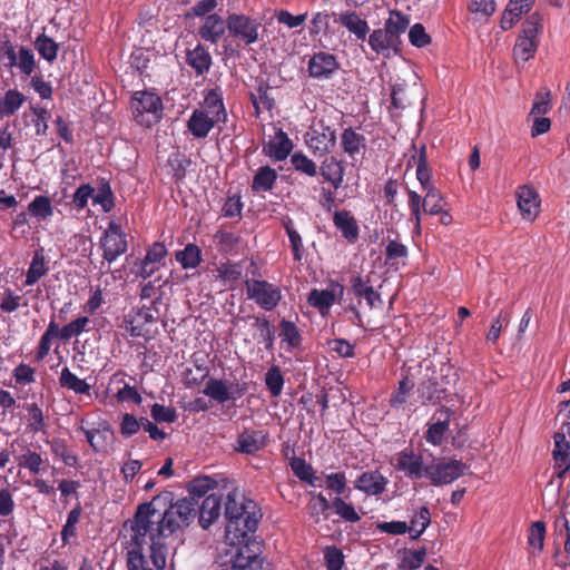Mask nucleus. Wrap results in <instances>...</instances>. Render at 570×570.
Masks as SVG:
<instances>
[{
    "label": "nucleus",
    "instance_id": "nucleus-1",
    "mask_svg": "<svg viewBox=\"0 0 570 570\" xmlns=\"http://www.w3.org/2000/svg\"><path fill=\"white\" fill-rule=\"evenodd\" d=\"M171 495L165 492L150 502L139 504L135 513L139 528L145 530L144 527H148L156 535H171L178 529L189 525L196 517L198 502L194 498H183L161 511V503L166 504Z\"/></svg>",
    "mask_w": 570,
    "mask_h": 570
},
{
    "label": "nucleus",
    "instance_id": "nucleus-2",
    "mask_svg": "<svg viewBox=\"0 0 570 570\" xmlns=\"http://www.w3.org/2000/svg\"><path fill=\"white\" fill-rule=\"evenodd\" d=\"M226 540L232 546L250 541L262 519L257 503L238 489L230 490L225 499Z\"/></svg>",
    "mask_w": 570,
    "mask_h": 570
},
{
    "label": "nucleus",
    "instance_id": "nucleus-3",
    "mask_svg": "<svg viewBox=\"0 0 570 570\" xmlns=\"http://www.w3.org/2000/svg\"><path fill=\"white\" fill-rule=\"evenodd\" d=\"M136 515L124 524L126 531V548L128 550L127 567L128 570H150L147 566V560L144 554L145 546L148 535L153 539L156 535L148 527L139 528L140 524L136 523Z\"/></svg>",
    "mask_w": 570,
    "mask_h": 570
},
{
    "label": "nucleus",
    "instance_id": "nucleus-4",
    "mask_svg": "<svg viewBox=\"0 0 570 570\" xmlns=\"http://www.w3.org/2000/svg\"><path fill=\"white\" fill-rule=\"evenodd\" d=\"M541 31V17L538 13H532L524 21L521 35L518 37L513 48V56L517 62H525L534 57Z\"/></svg>",
    "mask_w": 570,
    "mask_h": 570
},
{
    "label": "nucleus",
    "instance_id": "nucleus-5",
    "mask_svg": "<svg viewBox=\"0 0 570 570\" xmlns=\"http://www.w3.org/2000/svg\"><path fill=\"white\" fill-rule=\"evenodd\" d=\"M131 111L139 125L150 127L161 118V99L153 92L137 91L131 99Z\"/></svg>",
    "mask_w": 570,
    "mask_h": 570
},
{
    "label": "nucleus",
    "instance_id": "nucleus-6",
    "mask_svg": "<svg viewBox=\"0 0 570 570\" xmlns=\"http://www.w3.org/2000/svg\"><path fill=\"white\" fill-rule=\"evenodd\" d=\"M157 318V311L153 306L132 308L125 317V330L132 337L149 341L155 332Z\"/></svg>",
    "mask_w": 570,
    "mask_h": 570
},
{
    "label": "nucleus",
    "instance_id": "nucleus-7",
    "mask_svg": "<svg viewBox=\"0 0 570 570\" xmlns=\"http://www.w3.org/2000/svg\"><path fill=\"white\" fill-rule=\"evenodd\" d=\"M99 246L102 250V258L111 264L127 252V234L118 223L111 220L100 237Z\"/></svg>",
    "mask_w": 570,
    "mask_h": 570
},
{
    "label": "nucleus",
    "instance_id": "nucleus-8",
    "mask_svg": "<svg viewBox=\"0 0 570 570\" xmlns=\"http://www.w3.org/2000/svg\"><path fill=\"white\" fill-rule=\"evenodd\" d=\"M0 61L6 68H18L24 76H30L36 68L32 50L24 46H20L17 50L9 40L3 41L0 46Z\"/></svg>",
    "mask_w": 570,
    "mask_h": 570
},
{
    "label": "nucleus",
    "instance_id": "nucleus-9",
    "mask_svg": "<svg viewBox=\"0 0 570 570\" xmlns=\"http://www.w3.org/2000/svg\"><path fill=\"white\" fill-rule=\"evenodd\" d=\"M227 29L236 40L249 46L259 40L262 23L249 16L232 13L227 17Z\"/></svg>",
    "mask_w": 570,
    "mask_h": 570
},
{
    "label": "nucleus",
    "instance_id": "nucleus-10",
    "mask_svg": "<svg viewBox=\"0 0 570 570\" xmlns=\"http://www.w3.org/2000/svg\"><path fill=\"white\" fill-rule=\"evenodd\" d=\"M245 286L247 297L265 311L274 309L282 299L281 288L266 281L248 279Z\"/></svg>",
    "mask_w": 570,
    "mask_h": 570
},
{
    "label": "nucleus",
    "instance_id": "nucleus-11",
    "mask_svg": "<svg viewBox=\"0 0 570 570\" xmlns=\"http://www.w3.org/2000/svg\"><path fill=\"white\" fill-rule=\"evenodd\" d=\"M468 465L456 459H446L435 464H430L428 479L435 487L450 484L465 474Z\"/></svg>",
    "mask_w": 570,
    "mask_h": 570
},
{
    "label": "nucleus",
    "instance_id": "nucleus-12",
    "mask_svg": "<svg viewBox=\"0 0 570 570\" xmlns=\"http://www.w3.org/2000/svg\"><path fill=\"white\" fill-rule=\"evenodd\" d=\"M305 140L314 155L324 156L335 146V130L326 126L323 121H320L307 131Z\"/></svg>",
    "mask_w": 570,
    "mask_h": 570
},
{
    "label": "nucleus",
    "instance_id": "nucleus-13",
    "mask_svg": "<svg viewBox=\"0 0 570 570\" xmlns=\"http://www.w3.org/2000/svg\"><path fill=\"white\" fill-rule=\"evenodd\" d=\"M235 557L239 570H272L271 564L261 558V543L250 540L239 544Z\"/></svg>",
    "mask_w": 570,
    "mask_h": 570
},
{
    "label": "nucleus",
    "instance_id": "nucleus-14",
    "mask_svg": "<svg viewBox=\"0 0 570 570\" xmlns=\"http://www.w3.org/2000/svg\"><path fill=\"white\" fill-rule=\"evenodd\" d=\"M395 468L402 471L410 479L428 478L430 465H425L423 456L415 453L413 449L406 448L397 453L395 458Z\"/></svg>",
    "mask_w": 570,
    "mask_h": 570
},
{
    "label": "nucleus",
    "instance_id": "nucleus-15",
    "mask_svg": "<svg viewBox=\"0 0 570 570\" xmlns=\"http://www.w3.org/2000/svg\"><path fill=\"white\" fill-rule=\"evenodd\" d=\"M203 393L217 403L224 404L229 400L240 397L244 394V389L239 387L238 383L210 377L207 380Z\"/></svg>",
    "mask_w": 570,
    "mask_h": 570
},
{
    "label": "nucleus",
    "instance_id": "nucleus-16",
    "mask_svg": "<svg viewBox=\"0 0 570 570\" xmlns=\"http://www.w3.org/2000/svg\"><path fill=\"white\" fill-rule=\"evenodd\" d=\"M83 422L81 420L78 430L85 434L91 449L95 452H106L114 439L111 425L107 421H100L96 428L87 429L83 426Z\"/></svg>",
    "mask_w": 570,
    "mask_h": 570
},
{
    "label": "nucleus",
    "instance_id": "nucleus-17",
    "mask_svg": "<svg viewBox=\"0 0 570 570\" xmlns=\"http://www.w3.org/2000/svg\"><path fill=\"white\" fill-rule=\"evenodd\" d=\"M402 41L393 37V32L384 28L374 30L368 36V45L371 49L379 56L390 58L400 52Z\"/></svg>",
    "mask_w": 570,
    "mask_h": 570
},
{
    "label": "nucleus",
    "instance_id": "nucleus-18",
    "mask_svg": "<svg viewBox=\"0 0 570 570\" xmlns=\"http://www.w3.org/2000/svg\"><path fill=\"white\" fill-rule=\"evenodd\" d=\"M344 294V287L341 284H334L328 289H312L307 296V303L318 309L322 315L330 312L333 304L341 299Z\"/></svg>",
    "mask_w": 570,
    "mask_h": 570
},
{
    "label": "nucleus",
    "instance_id": "nucleus-19",
    "mask_svg": "<svg viewBox=\"0 0 570 570\" xmlns=\"http://www.w3.org/2000/svg\"><path fill=\"white\" fill-rule=\"evenodd\" d=\"M517 205L525 220H534L540 212V197L537 190L528 185L518 187L515 191Z\"/></svg>",
    "mask_w": 570,
    "mask_h": 570
},
{
    "label": "nucleus",
    "instance_id": "nucleus-20",
    "mask_svg": "<svg viewBox=\"0 0 570 570\" xmlns=\"http://www.w3.org/2000/svg\"><path fill=\"white\" fill-rule=\"evenodd\" d=\"M338 67L340 63L334 55L320 51L309 58L307 70L312 78L328 79Z\"/></svg>",
    "mask_w": 570,
    "mask_h": 570
},
{
    "label": "nucleus",
    "instance_id": "nucleus-21",
    "mask_svg": "<svg viewBox=\"0 0 570 570\" xmlns=\"http://www.w3.org/2000/svg\"><path fill=\"white\" fill-rule=\"evenodd\" d=\"M387 484V478L381 472L366 471L357 478L355 488L366 495L379 497L385 491Z\"/></svg>",
    "mask_w": 570,
    "mask_h": 570
},
{
    "label": "nucleus",
    "instance_id": "nucleus-22",
    "mask_svg": "<svg viewBox=\"0 0 570 570\" xmlns=\"http://www.w3.org/2000/svg\"><path fill=\"white\" fill-rule=\"evenodd\" d=\"M219 122L222 121L215 120L213 116L199 109H195L187 120V129L194 138L205 139L212 129Z\"/></svg>",
    "mask_w": 570,
    "mask_h": 570
},
{
    "label": "nucleus",
    "instance_id": "nucleus-23",
    "mask_svg": "<svg viewBox=\"0 0 570 570\" xmlns=\"http://www.w3.org/2000/svg\"><path fill=\"white\" fill-rule=\"evenodd\" d=\"M293 149V142L282 129L264 145V151L274 160L281 161L288 157Z\"/></svg>",
    "mask_w": 570,
    "mask_h": 570
},
{
    "label": "nucleus",
    "instance_id": "nucleus-24",
    "mask_svg": "<svg viewBox=\"0 0 570 570\" xmlns=\"http://www.w3.org/2000/svg\"><path fill=\"white\" fill-rule=\"evenodd\" d=\"M226 28L227 20L225 21L223 17L212 13L205 18L203 24L198 29V35L205 41L217 43L224 36Z\"/></svg>",
    "mask_w": 570,
    "mask_h": 570
},
{
    "label": "nucleus",
    "instance_id": "nucleus-25",
    "mask_svg": "<svg viewBox=\"0 0 570 570\" xmlns=\"http://www.w3.org/2000/svg\"><path fill=\"white\" fill-rule=\"evenodd\" d=\"M198 109L213 116L215 120H220L223 124L227 120V112L223 101V92L219 88L207 90L204 101Z\"/></svg>",
    "mask_w": 570,
    "mask_h": 570
},
{
    "label": "nucleus",
    "instance_id": "nucleus-26",
    "mask_svg": "<svg viewBox=\"0 0 570 570\" xmlns=\"http://www.w3.org/2000/svg\"><path fill=\"white\" fill-rule=\"evenodd\" d=\"M186 63L197 76L207 73L213 65V59L204 45L197 43L195 48L186 51Z\"/></svg>",
    "mask_w": 570,
    "mask_h": 570
},
{
    "label": "nucleus",
    "instance_id": "nucleus-27",
    "mask_svg": "<svg viewBox=\"0 0 570 570\" xmlns=\"http://www.w3.org/2000/svg\"><path fill=\"white\" fill-rule=\"evenodd\" d=\"M554 449L552 451L556 465L560 469L559 478L570 470V441L564 432H557L553 436Z\"/></svg>",
    "mask_w": 570,
    "mask_h": 570
},
{
    "label": "nucleus",
    "instance_id": "nucleus-28",
    "mask_svg": "<svg viewBox=\"0 0 570 570\" xmlns=\"http://www.w3.org/2000/svg\"><path fill=\"white\" fill-rule=\"evenodd\" d=\"M333 224L341 232L348 243H355L358 238L360 228L351 212L341 209L333 215Z\"/></svg>",
    "mask_w": 570,
    "mask_h": 570
},
{
    "label": "nucleus",
    "instance_id": "nucleus-29",
    "mask_svg": "<svg viewBox=\"0 0 570 570\" xmlns=\"http://www.w3.org/2000/svg\"><path fill=\"white\" fill-rule=\"evenodd\" d=\"M222 498L216 494L207 495L199 507L198 522L203 529H208L220 515Z\"/></svg>",
    "mask_w": 570,
    "mask_h": 570
},
{
    "label": "nucleus",
    "instance_id": "nucleus-30",
    "mask_svg": "<svg viewBox=\"0 0 570 570\" xmlns=\"http://www.w3.org/2000/svg\"><path fill=\"white\" fill-rule=\"evenodd\" d=\"M320 173L334 189H338L344 181V166L336 157H326L321 164Z\"/></svg>",
    "mask_w": 570,
    "mask_h": 570
},
{
    "label": "nucleus",
    "instance_id": "nucleus-31",
    "mask_svg": "<svg viewBox=\"0 0 570 570\" xmlns=\"http://www.w3.org/2000/svg\"><path fill=\"white\" fill-rule=\"evenodd\" d=\"M59 384L62 389L72 391L75 394L90 395L91 385L72 373L69 367H63L59 375Z\"/></svg>",
    "mask_w": 570,
    "mask_h": 570
},
{
    "label": "nucleus",
    "instance_id": "nucleus-32",
    "mask_svg": "<svg viewBox=\"0 0 570 570\" xmlns=\"http://www.w3.org/2000/svg\"><path fill=\"white\" fill-rule=\"evenodd\" d=\"M169 535L170 534H157L153 535V539L149 537L147 538L145 548L149 550L151 563L158 570H163L166 566L167 550L161 540Z\"/></svg>",
    "mask_w": 570,
    "mask_h": 570
},
{
    "label": "nucleus",
    "instance_id": "nucleus-33",
    "mask_svg": "<svg viewBox=\"0 0 570 570\" xmlns=\"http://www.w3.org/2000/svg\"><path fill=\"white\" fill-rule=\"evenodd\" d=\"M338 22L361 40L366 38L370 30L367 21L360 18V16L354 11L341 13Z\"/></svg>",
    "mask_w": 570,
    "mask_h": 570
},
{
    "label": "nucleus",
    "instance_id": "nucleus-34",
    "mask_svg": "<svg viewBox=\"0 0 570 570\" xmlns=\"http://www.w3.org/2000/svg\"><path fill=\"white\" fill-rule=\"evenodd\" d=\"M263 434L261 431L245 430L238 435L236 449L246 454H253L264 446Z\"/></svg>",
    "mask_w": 570,
    "mask_h": 570
},
{
    "label": "nucleus",
    "instance_id": "nucleus-35",
    "mask_svg": "<svg viewBox=\"0 0 570 570\" xmlns=\"http://www.w3.org/2000/svg\"><path fill=\"white\" fill-rule=\"evenodd\" d=\"M59 341L58 323L52 318L41 335L36 348V361H42L49 353L53 341Z\"/></svg>",
    "mask_w": 570,
    "mask_h": 570
},
{
    "label": "nucleus",
    "instance_id": "nucleus-36",
    "mask_svg": "<svg viewBox=\"0 0 570 570\" xmlns=\"http://www.w3.org/2000/svg\"><path fill=\"white\" fill-rule=\"evenodd\" d=\"M351 287L354 295L363 297L370 308H374L382 303L381 295L372 286L364 284L360 275L351 279Z\"/></svg>",
    "mask_w": 570,
    "mask_h": 570
},
{
    "label": "nucleus",
    "instance_id": "nucleus-37",
    "mask_svg": "<svg viewBox=\"0 0 570 570\" xmlns=\"http://www.w3.org/2000/svg\"><path fill=\"white\" fill-rule=\"evenodd\" d=\"M277 179V173L269 166H263L256 171L253 181L252 189L256 193L269 191L273 189Z\"/></svg>",
    "mask_w": 570,
    "mask_h": 570
},
{
    "label": "nucleus",
    "instance_id": "nucleus-38",
    "mask_svg": "<svg viewBox=\"0 0 570 570\" xmlns=\"http://www.w3.org/2000/svg\"><path fill=\"white\" fill-rule=\"evenodd\" d=\"M26 97L17 89L8 90L3 98L0 99V117H9L14 115L24 104Z\"/></svg>",
    "mask_w": 570,
    "mask_h": 570
},
{
    "label": "nucleus",
    "instance_id": "nucleus-39",
    "mask_svg": "<svg viewBox=\"0 0 570 570\" xmlns=\"http://www.w3.org/2000/svg\"><path fill=\"white\" fill-rule=\"evenodd\" d=\"M341 144L344 151L353 157L365 149L366 139L362 134L356 132L352 128H347L342 134Z\"/></svg>",
    "mask_w": 570,
    "mask_h": 570
},
{
    "label": "nucleus",
    "instance_id": "nucleus-40",
    "mask_svg": "<svg viewBox=\"0 0 570 570\" xmlns=\"http://www.w3.org/2000/svg\"><path fill=\"white\" fill-rule=\"evenodd\" d=\"M175 257L184 269L196 268L203 261L202 249L195 244H187Z\"/></svg>",
    "mask_w": 570,
    "mask_h": 570
},
{
    "label": "nucleus",
    "instance_id": "nucleus-41",
    "mask_svg": "<svg viewBox=\"0 0 570 570\" xmlns=\"http://www.w3.org/2000/svg\"><path fill=\"white\" fill-rule=\"evenodd\" d=\"M17 460L20 468L27 469L33 474L40 473L48 465V461L42 459L40 453L30 449H26Z\"/></svg>",
    "mask_w": 570,
    "mask_h": 570
},
{
    "label": "nucleus",
    "instance_id": "nucleus-42",
    "mask_svg": "<svg viewBox=\"0 0 570 570\" xmlns=\"http://www.w3.org/2000/svg\"><path fill=\"white\" fill-rule=\"evenodd\" d=\"M431 524V513L428 507H421L411 518L409 531L412 539H419Z\"/></svg>",
    "mask_w": 570,
    "mask_h": 570
},
{
    "label": "nucleus",
    "instance_id": "nucleus-43",
    "mask_svg": "<svg viewBox=\"0 0 570 570\" xmlns=\"http://www.w3.org/2000/svg\"><path fill=\"white\" fill-rule=\"evenodd\" d=\"M291 468L294 474L302 481L307 482L313 487H322L321 478L315 475L313 468L306 463L304 459L295 458L291 462Z\"/></svg>",
    "mask_w": 570,
    "mask_h": 570
},
{
    "label": "nucleus",
    "instance_id": "nucleus-44",
    "mask_svg": "<svg viewBox=\"0 0 570 570\" xmlns=\"http://www.w3.org/2000/svg\"><path fill=\"white\" fill-rule=\"evenodd\" d=\"M413 161L416 164V178L422 189L426 190L434 187L431 183V170L428 166L426 148L424 145L420 148L419 155L413 157Z\"/></svg>",
    "mask_w": 570,
    "mask_h": 570
},
{
    "label": "nucleus",
    "instance_id": "nucleus-45",
    "mask_svg": "<svg viewBox=\"0 0 570 570\" xmlns=\"http://www.w3.org/2000/svg\"><path fill=\"white\" fill-rule=\"evenodd\" d=\"M410 26V19L406 14L392 10L390 16L384 22V29L393 32V37L401 40V36L406 31Z\"/></svg>",
    "mask_w": 570,
    "mask_h": 570
},
{
    "label": "nucleus",
    "instance_id": "nucleus-46",
    "mask_svg": "<svg viewBox=\"0 0 570 570\" xmlns=\"http://www.w3.org/2000/svg\"><path fill=\"white\" fill-rule=\"evenodd\" d=\"M90 320L87 316H80L70 323L66 324L61 328L58 326V333H59V341L61 342H68L72 337L79 336L81 333H83L87 330V326L89 325Z\"/></svg>",
    "mask_w": 570,
    "mask_h": 570
},
{
    "label": "nucleus",
    "instance_id": "nucleus-47",
    "mask_svg": "<svg viewBox=\"0 0 570 570\" xmlns=\"http://www.w3.org/2000/svg\"><path fill=\"white\" fill-rule=\"evenodd\" d=\"M92 203L95 205H100L105 213H108L114 208V193L109 181L105 179L100 181L97 190L92 194Z\"/></svg>",
    "mask_w": 570,
    "mask_h": 570
},
{
    "label": "nucleus",
    "instance_id": "nucleus-48",
    "mask_svg": "<svg viewBox=\"0 0 570 570\" xmlns=\"http://www.w3.org/2000/svg\"><path fill=\"white\" fill-rule=\"evenodd\" d=\"M48 272V267L46 266L45 257L41 253L36 252L30 266L28 268L26 275V285L32 286L36 284L42 276H45Z\"/></svg>",
    "mask_w": 570,
    "mask_h": 570
},
{
    "label": "nucleus",
    "instance_id": "nucleus-49",
    "mask_svg": "<svg viewBox=\"0 0 570 570\" xmlns=\"http://www.w3.org/2000/svg\"><path fill=\"white\" fill-rule=\"evenodd\" d=\"M422 202V210L428 215H439L443 208V197L435 187L428 188Z\"/></svg>",
    "mask_w": 570,
    "mask_h": 570
},
{
    "label": "nucleus",
    "instance_id": "nucleus-50",
    "mask_svg": "<svg viewBox=\"0 0 570 570\" xmlns=\"http://www.w3.org/2000/svg\"><path fill=\"white\" fill-rule=\"evenodd\" d=\"M444 412L448 413V411ZM449 414H446L444 420H439L435 423L429 424L425 434V440L432 445H441L445 438V434L449 432Z\"/></svg>",
    "mask_w": 570,
    "mask_h": 570
},
{
    "label": "nucleus",
    "instance_id": "nucleus-51",
    "mask_svg": "<svg viewBox=\"0 0 570 570\" xmlns=\"http://www.w3.org/2000/svg\"><path fill=\"white\" fill-rule=\"evenodd\" d=\"M28 210L31 216L38 219H46L52 216L53 208L51 200L48 196L39 195L28 205Z\"/></svg>",
    "mask_w": 570,
    "mask_h": 570
},
{
    "label": "nucleus",
    "instance_id": "nucleus-52",
    "mask_svg": "<svg viewBox=\"0 0 570 570\" xmlns=\"http://www.w3.org/2000/svg\"><path fill=\"white\" fill-rule=\"evenodd\" d=\"M35 47L39 55L49 62L56 60L59 45L50 37L40 35L35 41Z\"/></svg>",
    "mask_w": 570,
    "mask_h": 570
},
{
    "label": "nucleus",
    "instance_id": "nucleus-53",
    "mask_svg": "<svg viewBox=\"0 0 570 570\" xmlns=\"http://www.w3.org/2000/svg\"><path fill=\"white\" fill-rule=\"evenodd\" d=\"M23 407L29 415V430L33 433L43 432L47 428V424L41 407L37 403H27L23 405Z\"/></svg>",
    "mask_w": 570,
    "mask_h": 570
},
{
    "label": "nucleus",
    "instance_id": "nucleus-54",
    "mask_svg": "<svg viewBox=\"0 0 570 570\" xmlns=\"http://www.w3.org/2000/svg\"><path fill=\"white\" fill-rule=\"evenodd\" d=\"M386 262L391 265H404L407 257V247L397 240H389L385 248Z\"/></svg>",
    "mask_w": 570,
    "mask_h": 570
},
{
    "label": "nucleus",
    "instance_id": "nucleus-55",
    "mask_svg": "<svg viewBox=\"0 0 570 570\" xmlns=\"http://www.w3.org/2000/svg\"><path fill=\"white\" fill-rule=\"evenodd\" d=\"M215 485L216 481L209 476L195 478L187 485L189 498H194L197 501V499L205 497Z\"/></svg>",
    "mask_w": 570,
    "mask_h": 570
},
{
    "label": "nucleus",
    "instance_id": "nucleus-56",
    "mask_svg": "<svg viewBox=\"0 0 570 570\" xmlns=\"http://www.w3.org/2000/svg\"><path fill=\"white\" fill-rule=\"evenodd\" d=\"M279 336L288 346L295 348L301 345L302 335L294 322L283 320L279 323Z\"/></svg>",
    "mask_w": 570,
    "mask_h": 570
},
{
    "label": "nucleus",
    "instance_id": "nucleus-57",
    "mask_svg": "<svg viewBox=\"0 0 570 570\" xmlns=\"http://www.w3.org/2000/svg\"><path fill=\"white\" fill-rule=\"evenodd\" d=\"M283 226H284L286 234L289 238L294 259L296 262H301L303 258V254H304L303 239H302L299 233L293 227V223L291 219H287L286 222H284Z\"/></svg>",
    "mask_w": 570,
    "mask_h": 570
},
{
    "label": "nucleus",
    "instance_id": "nucleus-58",
    "mask_svg": "<svg viewBox=\"0 0 570 570\" xmlns=\"http://www.w3.org/2000/svg\"><path fill=\"white\" fill-rule=\"evenodd\" d=\"M420 397L425 401H440L443 399V390L438 387L435 380H423L417 386Z\"/></svg>",
    "mask_w": 570,
    "mask_h": 570
},
{
    "label": "nucleus",
    "instance_id": "nucleus-59",
    "mask_svg": "<svg viewBox=\"0 0 570 570\" xmlns=\"http://www.w3.org/2000/svg\"><path fill=\"white\" fill-rule=\"evenodd\" d=\"M265 384L272 396H278L284 386V377L278 366H272L265 374Z\"/></svg>",
    "mask_w": 570,
    "mask_h": 570
},
{
    "label": "nucleus",
    "instance_id": "nucleus-60",
    "mask_svg": "<svg viewBox=\"0 0 570 570\" xmlns=\"http://www.w3.org/2000/svg\"><path fill=\"white\" fill-rule=\"evenodd\" d=\"M328 509L330 502L322 493L313 495L308 503L309 515L315 520V522H320L322 518L325 519L326 511Z\"/></svg>",
    "mask_w": 570,
    "mask_h": 570
},
{
    "label": "nucleus",
    "instance_id": "nucleus-61",
    "mask_svg": "<svg viewBox=\"0 0 570 570\" xmlns=\"http://www.w3.org/2000/svg\"><path fill=\"white\" fill-rule=\"evenodd\" d=\"M332 507L334 508L335 513L340 515L344 521L357 522L361 519L353 504L345 502L340 497L333 500Z\"/></svg>",
    "mask_w": 570,
    "mask_h": 570
},
{
    "label": "nucleus",
    "instance_id": "nucleus-62",
    "mask_svg": "<svg viewBox=\"0 0 570 570\" xmlns=\"http://www.w3.org/2000/svg\"><path fill=\"white\" fill-rule=\"evenodd\" d=\"M291 163L295 170L303 173L309 177H314L317 174L316 164L302 153H295L291 157Z\"/></svg>",
    "mask_w": 570,
    "mask_h": 570
},
{
    "label": "nucleus",
    "instance_id": "nucleus-63",
    "mask_svg": "<svg viewBox=\"0 0 570 570\" xmlns=\"http://www.w3.org/2000/svg\"><path fill=\"white\" fill-rule=\"evenodd\" d=\"M81 517V508L77 505L73 508L67 517V521L61 530V540L65 544L69 543L70 538L76 534V525L79 522Z\"/></svg>",
    "mask_w": 570,
    "mask_h": 570
},
{
    "label": "nucleus",
    "instance_id": "nucleus-64",
    "mask_svg": "<svg viewBox=\"0 0 570 570\" xmlns=\"http://www.w3.org/2000/svg\"><path fill=\"white\" fill-rule=\"evenodd\" d=\"M510 318L511 313L509 311H501L492 321L491 327L487 334V340L495 344L500 337L501 330L509 325Z\"/></svg>",
    "mask_w": 570,
    "mask_h": 570
}]
</instances>
